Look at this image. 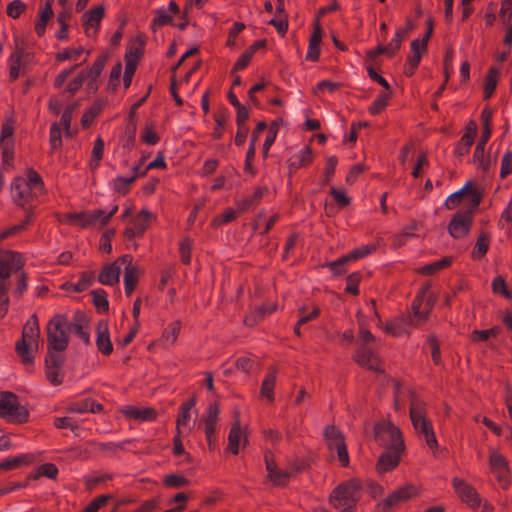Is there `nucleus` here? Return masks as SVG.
I'll use <instances>...</instances> for the list:
<instances>
[{"label":"nucleus","mask_w":512,"mask_h":512,"mask_svg":"<svg viewBox=\"0 0 512 512\" xmlns=\"http://www.w3.org/2000/svg\"><path fill=\"white\" fill-rule=\"evenodd\" d=\"M409 402V414L415 431L423 437L427 446L431 450H435L438 446L437 439L434 434L432 423L425 416L423 402L409 389L401 386L400 383L394 382V405L396 410H400L404 402Z\"/></svg>","instance_id":"obj_1"},{"label":"nucleus","mask_w":512,"mask_h":512,"mask_svg":"<svg viewBox=\"0 0 512 512\" xmlns=\"http://www.w3.org/2000/svg\"><path fill=\"white\" fill-rule=\"evenodd\" d=\"M428 287H424L412 303V313L401 315L383 326L384 331L392 336L410 334V328L418 327L428 320L435 299L427 295Z\"/></svg>","instance_id":"obj_2"},{"label":"nucleus","mask_w":512,"mask_h":512,"mask_svg":"<svg viewBox=\"0 0 512 512\" xmlns=\"http://www.w3.org/2000/svg\"><path fill=\"white\" fill-rule=\"evenodd\" d=\"M375 439L386 448L378 461V471L386 472L395 468L404 448L400 430L391 422L382 421L375 427Z\"/></svg>","instance_id":"obj_3"},{"label":"nucleus","mask_w":512,"mask_h":512,"mask_svg":"<svg viewBox=\"0 0 512 512\" xmlns=\"http://www.w3.org/2000/svg\"><path fill=\"white\" fill-rule=\"evenodd\" d=\"M21 266H23V262L18 253L0 250V318L4 317L8 311L7 292L10 287V274Z\"/></svg>","instance_id":"obj_4"},{"label":"nucleus","mask_w":512,"mask_h":512,"mask_svg":"<svg viewBox=\"0 0 512 512\" xmlns=\"http://www.w3.org/2000/svg\"><path fill=\"white\" fill-rule=\"evenodd\" d=\"M376 338L364 327L360 328L358 349L355 352L356 362L375 372H383L380 360L376 354Z\"/></svg>","instance_id":"obj_5"},{"label":"nucleus","mask_w":512,"mask_h":512,"mask_svg":"<svg viewBox=\"0 0 512 512\" xmlns=\"http://www.w3.org/2000/svg\"><path fill=\"white\" fill-rule=\"evenodd\" d=\"M39 335L38 318L36 315H32L24 325L22 339L16 343V351L26 365L33 363V351L38 350Z\"/></svg>","instance_id":"obj_6"},{"label":"nucleus","mask_w":512,"mask_h":512,"mask_svg":"<svg viewBox=\"0 0 512 512\" xmlns=\"http://www.w3.org/2000/svg\"><path fill=\"white\" fill-rule=\"evenodd\" d=\"M360 491L361 485L358 481H347L332 492L330 503L342 512H353V508L360 497Z\"/></svg>","instance_id":"obj_7"},{"label":"nucleus","mask_w":512,"mask_h":512,"mask_svg":"<svg viewBox=\"0 0 512 512\" xmlns=\"http://www.w3.org/2000/svg\"><path fill=\"white\" fill-rule=\"evenodd\" d=\"M67 318L58 314L53 317L47 325V339L49 353L62 352L66 349L69 342V333L67 331Z\"/></svg>","instance_id":"obj_8"},{"label":"nucleus","mask_w":512,"mask_h":512,"mask_svg":"<svg viewBox=\"0 0 512 512\" xmlns=\"http://www.w3.org/2000/svg\"><path fill=\"white\" fill-rule=\"evenodd\" d=\"M27 409L20 404L18 397L11 392L0 393V416L14 423L28 419Z\"/></svg>","instance_id":"obj_9"},{"label":"nucleus","mask_w":512,"mask_h":512,"mask_svg":"<svg viewBox=\"0 0 512 512\" xmlns=\"http://www.w3.org/2000/svg\"><path fill=\"white\" fill-rule=\"evenodd\" d=\"M324 439L328 448L337 453L338 460L342 465L349 464V456L344 442L343 434L335 426L329 425L324 430Z\"/></svg>","instance_id":"obj_10"},{"label":"nucleus","mask_w":512,"mask_h":512,"mask_svg":"<svg viewBox=\"0 0 512 512\" xmlns=\"http://www.w3.org/2000/svg\"><path fill=\"white\" fill-rule=\"evenodd\" d=\"M489 464L492 473L495 475L501 487L506 489L510 483V469L507 459L497 451H491L489 456Z\"/></svg>","instance_id":"obj_11"},{"label":"nucleus","mask_w":512,"mask_h":512,"mask_svg":"<svg viewBox=\"0 0 512 512\" xmlns=\"http://www.w3.org/2000/svg\"><path fill=\"white\" fill-rule=\"evenodd\" d=\"M475 209H467L457 212L451 219L448 230L452 237L461 238L470 230L472 224V214Z\"/></svg>","instance_id":"obj_12"},{"label":"nucleus","mask_w":512,"mask_h":512,"mask_svg":"<svg viewBox=\"0 0 512 512\" xmlns=\"http://www.w3.org/2000/svg\"><path fill=\"white\" fill-rule=\"evenodd\" d=\"M219 416V408L216 404H210L207 408V413L205 417L200 421L198 427L199 429H203L206 440L210 450L215 448V442L213 439V435L216 429V423Z\"/></svg>","instance_id":"obj_13"},{"label":"nucleus","mask_w":512,"mask_h":512,"mask_svg":"<svg viewBox=\"0 0 512 512\" xmlns=\"http://www.w3.org/2000/svg\"><path fill=\"white\" fill-rule=\"evenodd\" d=\"M117 211L118 206L115 205L109 213H106L104 210L100 209L92 213L74 214L72 215V221L85 227L95 225L97 223L105 225L108 223L110 218L115 215Z\"/></svg>","instance_id":"obj_14"},{"label":"nucleus","mask_w":512,"mask_h":512,"mask_svg":"<svg viewBox=\"0 0 512 512\" xmlns=\"http://www.w3.org/2000/svg\"><path fill=\"white\" fill-rule=\"evenodd\" d=\"M465 196H468L470 200V206L468 209H476L480 204L481 197L471 188L470 183H466L460 190L448 196L445 201V206L448 209H454Z\"/></svg>","instance_id":"obj_15"},{"label":"nucleus","mask_w":512,"mask_h":512,"mask_svg":"<svg viewBox=\"0 0 512 512\" xmlns=\"http://www.w3.org/2000/svg\"><path fill=\"white\" fill-rule=\"evenodd\" d=\"M11 194L16 204L25 207V205L33 200L37 192L28 188L24 178L17 177L11 185Z\"/></svg>","instance_id":"obj_16"},{"label":"nucleus","mask_w":512,"mask_h":512,"mask_svg":"<svg viewBox=\"0 0 512 512\" xmlns=\"http://www.w3.org/2000/svg\"><path fill=\"white\" fill-rule=\"evenodd\" d=\"M452 485L462 501L467 503L472 508H477L480 506L481 499L479 494L472 486L458 478H454L452 480Z\"/></svg>","instance_id":"obj_17"},{"label":"nucleus","mask_w":512,"mask_h":512,"mask_svg":"<svg viewBox=\"0 0 512 512\" xmlns=\"http://www.w3.org/2000/svg\"><path fill=\"white\" fill-rule=\"evenodd\" d=\"M372 250H373V247H370V246H364V247L357 248V249L353 250L352 252H350L349 254L344 255L341 258L337 259L336 261L330 262L328 264V267L331 269V271L334 274L340 275L345 272L344 265L346 263L363 258L364 256L371 253Z\"/></svg>","instance_id":"obj_18"},{"label":"nucleus","mask_w":512,"mask_h":512,"mask_svg":"<svg viewBox=\"0 0 512 512\" xmlns=\"http://www.w3.org/2000/svg\"><path fill=\"white\" fill-rule=\"evenodd\" d=\"M372 250H373V247H370V246H364V247L357 248V249L353 250L352 252H350L349 254L344 255L341 258L337 259L336 261L330 262L328 264V267L331 269V271L334 274L340 275L345 272L344 265L346 263L363 258L364 256L371 253Z\"/></svg>","instance_id":"obj_19"},{"label":"nucleus","mask_w":512,"mask_h":512,"mask_svg":"<svg viewBox=\"0 0 512 512\" xmlns=\"http://www.w3.org/2000/svg\"><path fill=\"white\" fill-rule=\"evenodd\" d=\"M152 220L153 215L149 211L146 209L141 210L139 214L132 220V227L125 229V238L127 240H131L135 236L142 235Z\"/></svg>","instance_id":"obj_20"},{"label":"nucleus","mask_w":512,"mask_h":512,"mask_svg":"<svg viewBox=\"0 0 512 512\" xmlns=\"http://www.w3.org/2000/svg\"><path fill=\"white\" fill-rule=\"evenodd\" d=\"M120 261L122 262L125 270V292L128 296H130L137 283L138 269L132 265V257L130 255L121 256Z\"/></svg>","instance_id":"obj_21"},{"label":"nucleus","mask_w":512,"mask_h":512,"mask_svg":"<svg viewBox=\"0 0 512 512\" xmlns=\"http://www.w3.org/2000/svg\"><path fill=\"white\" fill-rule=\"evenodd\" d=\"M87 324L88 319L86 315L81 312H77L72 321L67 320L66 328L68 333L74 332L80 339L88 343L90 336L89 333L86 331Z\"/></svg>","instance_id":"obj_22"},{"label":"nucleus","mask_w":512,"mask_h":512,"mask_svg":"<svg viewBox=\"0 0 512 512\" xmlns=\"http://www.w3.org/2000/svg\"><path fill=\"white\" fill-rule=\"evenodd\" d=\"M122 267L124 266L120 261V258H118L115 262L106 265L99 275V282L103 285L110 286L118 283Z\"/></svg>","instance_id":"obj_23"},{"label":"nucleus","mask_w":512,"mask_h":512,"mask_svg":"<svg viewBox=\"0 0 512 512\" xmlns=\"http://www.w3.org/2000/svg\"><path fill=\"white\" fill-rule=\"evenodd\" d=\"M196 405V399L191 398L182 404L177 418L178 434L184 433L185 430L191 431L193 426L190 425L191 411Z\"/></svg>","instance_id":"obj_24"},{"label":"nucleus","mask_w":512,"mask_h":512,"mask_svg":"<svg viewBox=\"0 0 512 512\" xmlns=\"http://www.w3.org/2000/svg\"><path fill=\"white\" fill-rule=\"evenodd\" d=\"M104 14V9L102 7H97L93 10L86 12L83 17V26L85 28V33L88 37H92L95 35L97 28L99 26L100 20L102 19Z\"/></svg>","instance_id":"obj_25"},{"label":"nucleus","mask_w":512,"mask_h":512,"mask_svg":"<svg viewBox=\"0 0 512 512\" xmlns=\"http://www.w3.org/2000/svg\"><path fill=\"white\" fill-rule=\"evenodd\" d=\"M265 464L268 471V477L273 482V484L281 486L288 482L290 473L288 471L279 469L268 454L265 455Z\"/></svg>","instance_id":"obj_26"},{"label":"nucleus","mask_w":512,"mask_h":512,"mask_svg":"<svg viewBox=\"0 0 512 512\" xmlns=\"http://www.w3.org/2000/svg\"><path fill=\"white\" fill-rule=\"evenodd\" d=\"M63 359L60 355L56 353H48L46 358V374L48 380L53 385H59L61 383V379L58 374V368L61 366Z\"/></svg>","instance_id":"obj_27"},{"label":"nucleus","mask_w":512,"mask_h":512,"mask_svg":"<svg viewBox=\"0 0 512 512\" xmlns=\"http://www.w3.org/2000/svg\"><path fill=\"white\" fill-rule=\"evenodd\" d=\"M96 344L98 349L104 355L110 354L113 350V346L109 336L108 325L105 322H100L97 326Z\"/></svg>","instance_id":"obj_28"},{"label":"nucleus","mask_w":512,"mask_h":512,"mask_svg":"<svg viewBox=\"0 0 512 512\" xmlns=\"http://www.w3.org/2000/svg\"><path fill=\"white\" fill-rule=\"evenodd\" d=\"M415 490L412 487H404L394 491L383 502V509H388L400 501L406 500L412 496Z\"/></svg>","instance_id":"obj_29"},{"label":"nucleus","mask_w":512,"mask_h":512,"mask_svg":"<svg viewBox=\"0 0 512 512\" xmlns=\"http://www.w3.org/2000/svg\"><path fill=\"white\" fill-rule=\"evenodd\" d=\"M95 281L93 272H83L77 283H65L64 288L73 292H82L88 289Z\"/></svg>","instance_id":"obj_30"},{"label":"nucleus","mask_w":512,"mask_h":512,"mask_svg":"<svg viewBox=\"0 0 512 512\" xmlns=\"http://www.w3.org/2000/svg\"><path fill=\"white\" fill-rule=\"evenodd\" d=\"M242 438H244V443H246V438L237 422L232 426L228 436V448L232 453L237 454L239 452Z\"/></svg>","instance_id":"obj_31"},{"label":"nucleus","mask_w":512,"mask_h":512,"mask_svg":"<svg viewBox=\"0 0 512 512\" xmlns=\"http://www.w3.org/2000/svg\"><path fill=\"white\" fill-rule=\"evenodd\" d=\"M124 413L128 417L145 421L152 420L155 418V411L152 408L128 406L125 409Z\"/></svg>","instance_id":"obj_32"},{"label":"nucleus","mask_w":512,"mask_h":512,"mask_svg":"<svg viewBox=\"0 0 512 512\" xmlns=\"http://www.w3.org/2000/svg\"><path fill=\"white\" fill-rule=\"evenodd\" d=\"M53 15L51 4L48 1L45 6L41 9L39 19L35 24V31L38 36H42L45 33L46 25Z\"/></svg>","instance_id":"obj_33"},{"label":"nucleus","mask_w":512,"mask_h":512,"mask_svg":"<svg viewBox=\"0 0 512 512\" xmlns=\"http://www.w3.org/2000/svg\"><path fill=\"white\" fill-rule=\"evenodd\" d=\"M24 64V52L22 50H16L10 56V77L15 80L19 77L21 68Z\"/></svg>","instance_id":"obj_34"},{"label":"nucleus","mask_w":512,"mask_h":512,"mask_svg":"<svg viewBox=\"0 0 512 512\" xmlns=\"http://www.w3.org/2000/svg\"><path fill=\"white\" fill-rule=\"evenodd\" d=\"M412 56L408 58L409 67L406 68L405 73L409 76L413 75L414 70L421 61V52L419 48V40L415 39L411 43Z\"/></svg>","instance_id":"obj_35"},{"label":"nucleus","mask_w":512,"mask_h":512,"mask_svg":"<svg viewBox=\"0 0 512 512\" xmlns=\"http://www.w3.org/2000/svg\"><path fill=\"white\" fill-rule=\"evenodd\" d=\"M483 117H484V128H483V132L481 135V139L475 149V153H477V154L484 152L485 145L491 136V128H490V123H489L490 113L484 111Z\"/></svg>","instance_id":"obj_36"},{"label":"nucleus","mask_w":512,"mask_h":512,"mask_svg":"<svg viewBox=\"0 0 512 512\" xmlns=\"http://www.w3.org/2000/svg\"><path fill=\"white\" fill-rule=\"evenodd\" d=\"M498 79V70L496 68H490L484 83V97L490 98L496 88Z\"/></svg>","instance_id":"obj_37"},{"label":"nucleus","mask_w":512,"mask_h":512,"mask_svg":"<svg viewBox=\"0 0 512 512\" xmlns=\"http://www.w3.org/2000/svg\"><path fill=\"white\" fill-rule=\"evenodd\" d=\"M49 143L52 152L57 151L62 145L61 126L57 122H54L51 125L49 133Z\"/></svg>","instance_id":"obj_38"},{"label":"nucleus","mask_w":512,"mask_h":512,"mask_svg":"<svg viewBox=\"0 0 512 512\" xmlns=\"http://www.w3.org/2000/svg\"><path fill=\"white\" fill-rule=\"evenodd\" d=\"M275 380V373L271 372L266 376L261 385V396L267 398L269 401H272L274 399L273 388Z\"/></svg>","instance_id":"obj_39"},{"label":"nucleus","mask_w":512,"mask_h":512,"mask_svg":"<svg viewBox=\"0 0 512 512\" xmlns=\"http://www.w3.org/2000/svg\"><path fill=\"white\" fill-rule=\"evenodd\" d=\"M141 175L140 165H136L133 167V175L132 176H120L117 178L115 187L118 191H124L134 180Z\"/></svg>","instance_id":"obj_40"},{"label":"nucleus","mask_w":512,"mask_h":512,"mask_svg":"<svg viewBox=\"0 0 512 512\" xmlns=\"http://www.w3.org/2000/svg\"><path fill=\"white\" fill-rule=\"evenodd\" d=\"M180 331L179 322L170 324L163 332L162 340L166 345H173Z\"/></svg>","instance_id":"obj_41"},{"label":"nucleus","mask_w":512,"mask_h":512,"mask_svg":"<svg viewBox=\"0 0 512 512\" xmlns=\"http://www.w3.org/2000/svg\"><path fill=\"white\" fill-rule=\"evenodd\" d=\"M413 27V23L408 21L406 27L397 30L395 36L390 42V46L393 47V51H397L400 48L402 40L406 37L408 32L413 29Z\"/></svg>","instance_id":"obj_42"},{"label":"nucleus","mask_w":512,"mask_h":512,"mask_svg":"<svg viewBox=\"0 0 512 512\" xmlns=\"http://www.w3.org/2000/svg\"><path fill=\"white\" fill-rule=\"evenodd\" d=\"M473 142H474V132L468 131L467 133H465L462 136L459 144L456 147L457 154L459 156L465 155L469 151V149L472 146Z\"/></svg>","instance_id":"obj_43"},{"label":"nucleus","mask_w":512,"mask_h":512,"mask_svg":"<svg viewBox=\"0 0 512 512\" xmlns=\"http://www.w3.org/2000/svg\"><path fill=\"white\" fill-rule=\"evenodd\" d=\"M106 61L105 56H99L93 66L84 74L86 79H89L91 82L97 79V77L101 74L104 64Z\"/></svg>","instance_id":"obj_44"},{"label":"nucleus","mask_w":512,"mask_h":512,"mask_svg":"<svg viewBox=\"0 0 512 512\" xmlns=\"http://www.w3.org/2000/svg\"><path fill=\"white\" fill-rule=\"evenodd\" d=\"M103 150H104V142L103 140L99 137L96 139L95 143H94V147H93V150H92V160H91V167L92 168H97L98 165H99V162L102 158V155H103Z\"/></svg>","instance_id":"obj_45"},{"label":"nucleus","mask_w":512,"mask_h":512,"mask_svg":"<svg viewBox=\"0 0 512 512\" xmlns=\"http://www.w3.org/2000/svg\"><path fill=\"white\" fill-rule=\"evenodd\" d=\"M83 48L82 47H78V48H70V49H65L63 50L62 52H59L57 54V60L58 61H65V60H78L81 56V54L83 53Z\"/></svg>","instance_id":"obj_46"},{"label":"nucleus","mask_w":512,"mask_h":512,"mask_svg":"<svg viewBox=\"0 0 512 512\" xmlns=\"http://www.w3.org/2000/svg\"><path fill=\"white\" fill-rule=\"evenodd\" d=\"M25 182L30 190H34L37 193L42 190L43 182L40 176L33 170L28 171L27 180H25Z\"/></svg>","instance_id":"obj_47"},{"label":"nucleus","mask_w":512,"mask_h":512,"mask_svg":"<svg viewBox=\"0 0 512 512\" xmlns=\"http://www.w3.org/2000/svg\"><path fill=\"white\" fill-rule=\"evenodd\" d=\"M172 20L171 15L165 9H157L155 11V17L152 21L151 27L155 29L156 26H162L170 23Z\"/></svg>","instance_id":"obj_48"},{"label":"nucleus","mask_w":512,"mask_h":512,"mask_svg":"<svg viewBox=\"0 0 512 512\" xmlns=\"http://www.w3.org/2000/svg\"><path fill=\"white\" fill-rule=\"evenodd\" d=\"M388 99H389L388 93H386V92L380 93L377 96V98L375 99V101L372 103V105L370 106V109H369L370 112L372 114L380 113L386 107Z\"/></svg>","instance_id":"obj_49"},{"label":"nucleus","mask_w":512,"mask_h":512,"mask_svg":"<svg viewBox=\"0 0 512 512\" xmlns=\"http://www.w3.org/2000/svg\"><path fill=\"white\" fill-rule=\"evenodd\" d=\"M449 264H450V260L448 258H444V259L436 261L432 264L423 266L422 268L419 269V272L422 274H433V273L439 271L440 269L448 266Z\"/></svg>","instance_id":"obj_50"},{"label":"nucleus","mask_w":512,"mask_h":512,"mask_svg":"<svg viewBox=\"0 0 512 512\" xmlns=\"http://www.w3.org/2000/svg\"><path fill=\"white\" fill-rule=\"evenodd\" d=\"M488 241V235L485 233H481L475 245V257L480 258L486 254L488 250Z\"/></svg>","instance_id":"obj_51"},{"label":"nucleus","mask_w":512,"mask_h":512,"mask_svg":"<svg viewBox=\"0 0 512 512\" xmlns=\"http://www.w3.org/2000/svg\"><path fill=\"white\" fill-rule=\"evenodd\" d=\"M28 459L27 455H18L11 459H7L0 463V469L10 470L25 463Z\"/></svg>","instance_id":"obj_52"},{"label":"nucleus","mask_w":512,"mask_h":512,"mask_svg":"<svg viewBox=\"0 0 512 512\" xmlns=\"http://www.w3.org/2000/svg\"><path fill=\"white\" fill-rule=\"evenodd\" d=\"M94 305L101 310L108 309L107 294L104 290H95L92 293Z\"/></svg>","instance_id":"obj_53"},{"label":"nucleus","mask_w":512,"mask_h":512,"mask_svg":"<svg viewBox=\"0 0 512 512\" xmlns=\"http://www.w3.org/2000/svg\"><path fill=\"white\" fill-rule=\"evenodd\" d=\"M512 173V151L507 152L503 155L501 160V178H506Z\"/></svg>","instance_id":"obj_54"},{"label":"nucleus","mask_w":512,"mask_h":512,"mask_svg":"<svg viewBox=\"0 0 512 512\" xmlns=\"http://www.w3.org/2000/svg\"><path fill=\"white\" fill-rule=\"evenodd\" d=\"M54 424L59 429H70L75 431L78 428L76 421L71 417H57Z\"/></svg>","instance_id":"obj_55"},{"label":"nucleus","mask_w":512,"mask_h":512,"mask_svg":"<svg viewBox=\"0 0 512 512\" xmlns=\"http://www.w3.org/2000/svg\"><path fill=\"white\" fill-rule=\"evenodd\" d=\"M21 268H22V266L17 271H13L10 274V277L12 275H14L16 280H17V284H16V288H15V294L18 295V296L21 295L25 291V289L27 287L26 278H25L24 273L21 271Z\"/></svg>","instance_id":"obj_56"},{"label":"nucleus","mask_w":512,"mask_h":512,"mask_svg":"<svg viewBox=\"0 0 512 512\" xmlns=\"http://www.w3.org/2000/svg\"><path fill=\"white\" fill-rule=\"evenodd\" d=\"M500 17L505 25L510 24L512 19V0H504L502 2Z\"/></svg>","instance_id":"obj_57"},{"label":"nucleus","mask_w":512,"mask_h":512,"mask_svg":"<svg viewBox=\"0 0 512 512\" xmlns=\"http://www.w3.org/2000/svg\"><path fill=\"white\" fill-rule=\"evenodd\" d=\"M318 314H319V309L317 307H315L311 313H306L304 309H301L299 321H298L297 325L295 326V333H297L299 335L300 334L299 327L301 325L307 323L308 321L314 319L315 317H317Z\"/></svg>","instance_id":"obj_58"},{"label":"nucleus","mask_w":512,"mask_h":512,"mask_svg":"<svg viewBox=\"0 0 512 512\" xmlns=\"http://www.w3.org/2000/svg\"><path fill=\"white\" fill-rule=\"evenodd\" d=\"M165 484L169 487L179 488L188 484V480L179 475H168L165 478Z\"/></svg>","instance_id":"obj_59"},{"label":"nucleus","mask_w":512,"mask_h":512,"mask_svg":"<svg viewBox=\"0 0 512 512\" xmlns=\"http://www.w3.org/2000/svg\"><path fill=\"white\" fill-rule=\"evenodd\" d=\"M275 309H276L275 305L259 307L256 311V316L253 319L247 318L245 320V323L247 325H253L254 323L257 322L258 319L262 318L265 314L272 313Z\"/></svg>","instance_id":"obj_60"},{"label":"nucleus","mask_w":512,"mask_h":512,"mask_svg":"<svg viewBox=\"0 0 512 512\" xmlns=\"http://www.w3.org/2000/svg\"><path fill=\"white\" fill-rule=\"evenodd\" d=\"M108 499L107 495L98 496L85 508L84 512H98L107 503Z\"/></svg>","instance_id":"obj_61"},{"label":"nucleus","mask_w":512,"mask_h":512,"mask_svg":"<svg viewBox=\"0 0 512 512\" xmlns=\"http://www.w3.org/2000/svg\"><path fill=\"white\" fill-rule=\"evenodd\" d=\"M360 275L357 273H353L347 278V286L346 291L353 295H357L359 293L358 284H359Z\"/></svg>","instance_id":"obj_62"},{"label":"nucleus","mask_w":512,"mask_h":512,"mask_svg":"<svg viewBox=\"0 0 512 512\" xmlns=\"http://www.w3.org/2000/svg\"><path fill=\"white\" fill-rule=\"evenodd\" d=\"M492 288L495 293L504 295L507 298H510V293L506 288V283L502 277H496L492 282Z\"/></svg>","instance_id":"obj_63"},{"label":"nucleus","mask_w":512,"mask_h":512,"mask_svg":"<svg viewBox=\"0 0 512 512\" xmlns=\"http://www.w3.org/2000/svg\"><path fill=\"white\" fill-rule=\"evenodd\" d=\"M24 4L20 0L12 1L7 7V14L12 18H17L21 14Z\"/></svg>","instance_id":"obj_64"}]
</instances>
